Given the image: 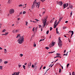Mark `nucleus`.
Instances as JSON below:
<instances>
[{
  "label": "nucleus",
  "instance_id": "49530a36",
  "mask_svg": "<svg viewBox=\"0 0 75 75\" xmlns=\"http://www.w3.org/2000/svg\"><path fill=\"white\" fill-rule=\"evenodd\" d=\"M36 65H37V63H35L34 64V65L35 67V66H36Z\"/></svg>",
  "mask_w": 75,
  "mask_h": 75
},
{
  "label": "nucleus",
  "instance_id": "2f4dec72",
  "mask_svg": "<svg viewBox=\"0 0 75 75\" xmlns=\"http://www.w3.org/2000/svg\"><path fill=\"white\" fill-rule=\"evenodd\" d=\"M18 67L19 68H20V67H21V65H20V64H18Z\"/></svg>",
  "mask_w": 75,
  "mask_h": 75
},
{
  "label": "nucleus",
  "instance_id": "37998d69",
  "mask_svg": "<svg viewBox=\"0 0 75 75\" xmlns=\"http://www.w3.org/2000/svg\"><path fill=\"white\" fill-rule=\"evenodd\" d=\"M6 31V30L5 29H4L2 31V32H3V33H4V32H5Z\"/></svg>",
  "mask_w": 75,
  "mask_h": 75
},
{
  "label": "nucleus",
  "instance_id": "f03ea898",
  "mask_svg": "<svg viewBox=\"0 0 75 75\" xmlns=\"http://www.w3.org/2000/svg\"><path fill=\"white\" fill-rule=\"evenodd\" d=\"M24 36H23L21 37L18 40V43L20 44H21L23 43L24 42Z\"/></svg>",
  "mask_w": 75,
  "mask_h": 75
},
{
  "label": "nucleus",
  "instance_id": "20e7f679",
  "mask_svg": "<svg viewBox=\"0 0 75 75\" xmlns=\"http://www.w3.org/2000/svg\"><path fill=\"white\" fill-rule=\"evenodd\" d=\"M14 13V10L13 9H11L9 10V13L11 14Z\"/></svg>",
  "mask_w": 75,
  "mask_h": 75
},
{
  "label": "nucleus",
  "instance_id": "09e8293b",
  "mask_svg": "<svg viewBox=\"0 0 75 75\" xmlns=\"http://www.w3.org/2000/svg\"><path fill=\"white\" fill-rule=\"evenodd\" d=\"M70 14L71 16H72V11H71Z\"/></svg>",
  "mask_w": 75,
  "mask_h": 75
},
{
  "label": "nucleus",
  "instance_id": "cd10ccee",
  "mask_svg": "<svg viewBox=\"0 0 75 75\" xmlns=\"http://www.w3.org/2000/svg\"><path fill=\"white\" fill-rule=\"evenodd\" d=\"M45 39H41L40 40L39 42H41V41H44V40Z\"/></svg>",
  "mask_w": 75,
  "mask_h": 75
},
{
  "label": "nucleus",
  "instance_id": "7ed1b4c3",
  "mask_svg": "<svg viewBox=\"0 0 75 75\" xmlns=\"http://www.w3.org/2000/svg\"><path fill=\"white\" fill-rule=\"evenodd\" d=\"M47 17H45L44 18V19H42V21H43V27L44 28L45 27V24H46V23L47 22Z\"/></svg>",
  "mask_w": 75,
  "mask_h": 75
},
{
  "label": "nucleus",
  "instance_id": "9b49d317",
  "mask_svg": "<svg viewBox=\"0 0 75 75\" xmlns=\"http://www.w3.org/2000/svg\"><path fill=\"white\" fill-rule=\"evenodd\" d=\"M31 62H29L28 64V68H30L31 67Z\"/></svg>",
  "mask_w": 75,
  "mask_h": 75
},
{
  "label": "nucleus",
  "instance_id": "8fccbe9b",
  "mask_svg": "<svg viewBox=\"0 0 75 75\" xmlns=\"http://www.w3.org/2000/svg\"><path fill=\"white\" fill-rule=\"evenodd\" d=\"M2 35H7V34H2Z\"/></svg>",
  "mask_w": 75,
  "mask_h": 75
},
{
  "label": "nucleus",
  "instance_id": "6e6552de",
  "mask_svg": "<svg viewBox=\"0 0 75 75\" xmlns=\"http://www.w3.org/2000/svg\"><path fill=\"white\" fill-rule=\"evenodd\" d=\"M58 42L59 43V44H61L62 43V41L61 40V38H59V40H58Z\"/></svg>",
  "mask_w": 75,
  "mask_h": 75
},
{
  "label": "nucleus",
  "instance_id": "774afa93",
  "mask_svg": "<svg viewBox=\"0 0 75 75\" xmlns=\"http://www.w3.org/2000/svg\"><path fill=\"white\" fill-rule=\"evenodd\" d=\"M17 20H20V18H18Z\"/></svg>",
  "mask_w": 75,
  "mask_h": 75
},
{
  "label": "nucleus",
  "instance_id": "1a4fd4ad",
  "mask_svg": "<svg viewBox=\"0 0 75 75\" xmlns=\"http://www.w3.org/2000/svg\"><path fill=\"white\" fill-rule=\"evenodd\" d=\"M58 44L59 45V47L60 48H62V43H58Z\"/></svg>",
  "mask_w": 75,
  "mask_h": 75
},
{
  "label": "nucleus",
  "instance_id": "79ce46f5",
  "mask_svg": "<svg viewBox=\"0 0 75 75\" xmlns=\"http://www.w3.org/2000/svg\"><path fill=\"white\" fill-rule=\"evenodd\" d=\"M2 25V24H1V23H0V28H1V27Z\"/></svg>",
  "mask_w": 75,
  "mask_h": 75
},
{
  "label": "nucleus",
  "instance_id": "423d86ee",
  "mask_svg": "<svg viewBox=\"0 0 75 75\" xmlns=\"http://www.w3.org/2000/svg\"><path fill=\"white\" fill-rule=\"evenodd\" d=\"M57 4H59L60 6H61L62 5V1H57Z\"/></svg>",
  "mask_w": 75,
  "mask_h": 75
},
{
  "label": "nucleus",
  "instance_id": "ddd939ff",
  "mask_svg": "<svg viewBox=\"0 0 75 75\" xmlns=\"http://www.w3.org/2000/svg\"><path fill=\"white\" fill-rule=\"evenodd\" d=\"M21 37V35H20V34H18L17 35V37H16V38H18V37Z\"/></svg>",
  "mask_w": 75,
  "mask_h": 75
},
{
  "label": "nucleus",
  "instance_id": "6ab92c4d",
  "mask_svg": "<svg viewBox=\"0 0 75 75\" xmlns=\"http://www.w3.org/2000/svg\"><path fill=\"white\" fill-rule=\"evenodd\" d=\"M4 64H7V63H8V62L7 61H5L4 62Z\"/></svg>",
  "mask_w": 75,
  "mask_h": 75
},
{
  "label": "nucleus",
  "instance_id": "13d9d810",
  "mask_svg": "<svg viewBox=\"0 0 75 75\" xmlns=\"http://www.w3.org/2000/svg\"><path fill=\"white\" fill-rule=\"evenodd\" d=\"M41 26L40 25H39V28H41Z\"/></svg>",
  "mask_w": 75,
  "mask_h": 75
},
{
  "label": "nucleus",
  "instance_id": "393cba45",
  "mask_svg": "<svg viewBox=\"0 0 75 75\" xmlns=\"http://www.w3.org/2000/svg\"><path fill=\"white\" fill-rule=\"evenodd\" d=\"M57 24L56 25H54V28H56V27H57Z\"/></svg>",
  "mask_w": 75,
  "mask_h": 75
},
{
  "label": "nucleus",
  "instance_id": "338daca9",
  "mask_svg": "<svg viewBox=\"0 0 75 75\" xmlns=\"http://www.w3.org/2000/svg\"><path fill=\"white\" fill-rule=\"evenodd\" d=\"M56 31H58V28H56Z\"/></svg>",
  "mask_w": 75,
  "mask_h": 75
},
{
  "label": "nucleus",
  "instance_id": "9d476101",
  "mask_svg": "<svg viewBox=\"0 0 75 75\" xmlns=\"http://www.w3.org/2000/svg\"><path fill=\"white\" fill-rule=\"evenodd\" d=\"M19 74H20V72H16L14 73V74H12L13 75H19Z\"/></svg>",
  "mask_w": 75,
  "mask_h": 75
},
{
  "label": "nucleus",
  "instance_id": "69168bd1",
  "mask_svg": "<svg viewBox=\"0 0 75 75\" xmlns=\"http://www.w3.org/2000/svg\"><path fill=\"white\" fill-rule=\"evenodd\" d=\"M41 31H42V28H41Z\"/></svg>",
  "mask_w": 75,
  "mask_h": 75
},
{
  "label": "nucleus",
  "instance_id": "c03bdc74",
  "mask_svg": "<svg viewBox=\"0 0 75 75\" xmlns=\"http://www.w3.org/2000/svg\"><path fill=\"white\" fill-rule=\"evenodd\" d=\"M50 31H51V30H52V27H50Z\"/></svg>",
  "mask_w": 75,
  "mask_h": 75
},
{
  "label": "nucleus",
  "instance_id": "0e129e2a",
  "mask_svg": "<svg viewBox=\"0 0 75 75\" xmlns=\"http://www.w3.org/2000/svg\"><path fill=\"white\" fill-rule=\"evenodd\" d=\"M68 21H66L65 22V23H67Z\"/></svg>",
  "mask_w": 75,
  "mask_h": 75
},
{
  "label": "nucleus",
  "instance_id": "7c9ffc66",
  "mask_svg": "<svg viewBox=\"0 0 75 75\" xmlns=\"http://www.w3.org/2000/svg\"><path fill=\"white\" fill-rule=\"evenodd\" d=\"M72 75H75V73H74V71L73 72Z\"/></svg>",
  "mask_w": 75,
  "mask_h": 75
},
{
  "label": "nucleus",
  "instance_id": "a19ab883",
  "mask_svg": "<svg viewBox=\"0 0 75 75\" xmlns=\"http://www.w3.org/2000/svg\"><path fill=\"white\" fill-rule=\"evenodd\" d=\"M59 22H60L58 21V23L56 24V25H58L59 24Z\"/></svg>",
  "mask_w": 75,
  "mask_h": 75
},
{
  "label": "nucleus",
  "instance_id": "3c124183",
  "mask_svg": "<svg viewBox=\"0 0 75 75\" xmlns=\"http://www.w3.org/2000/svg\"><path fill=\"white\" fill-rule=\"evenodd\" d=\"M40 1H42V2H44V1H45V0H40Z\"/></svg>",
  "mask_w": 75,
  "mask_h": 75
},
{
  "label": "nucleus",
  "instance_id": "5fc2aeb1",
  "mask_svg": "<svg viewBox=\"0 0 75 75\" xmlns=\"http://www.w3.org/2000/svg\"><path fill=\"white\" fill-rule=\"evenodd\" d=\"M10 0H8V3H10Z\"/></svg>",
  "mask_w": 75,
  "mask_h": 75
},
{
  "label": "nucleus",
  "instance_id": "f704fd0d",
  "mask_svg": "<svg viewBox=\"0 0 75 75\" xmlns=\"http://www.w3.org/2000/svg\"><path fill=\"white\" fill-rule=\"evenodd\" d=\"M25 25H27L28 24V22H27V21H25Z\"/></svg>",
  "mask_w": 75,
  "mask_h": 75
},
{
  "label": "nucleus",
  "instance_id": "b1692460",
  "mask_svg": "<svg viewBox=\"0 0 75 75\" xmlns=\"http://www.w3.org/2000/svg\"><path fill=\"white\" fill-rule=\"evenodd\" d=\"M0 69L1 70L2 69H3V66H0Z\"/></svg>",
  "mask_w": 75,
  "mask_h": 75
},
{
  "label": "nucleus",
  "instance_id": "412c9836",
  "mask_svg": "<svg viewBox=\"0 0 75 75\" xmlns=\"http://www.w3.org/2000/svg\"><path fill=\"white\" fill-rule=\"evenodd\" d=\"M58 57H59V58H62L61 56H56L54 58H58Z\"/></svg>",
  "mask_w": 75,
  "mask_h": 75
},
{
  "label": "nucleus",
  "instance_id": "6e6d98bb",
  "mask_svg": "<svg viewBox=\"0 0 75 75\" xmlns=\"http://www.w3.org/2000/svg\"><path fill=\"white\" fill-rule=\"evenodd\" d=\"M0 62H2V59H0Z\"/></svg>",
  "mask_w": 75,
  "mask_h": 75
},
{
  "label": "nucleus",
  "instance_id": "39448f33",
  "mask_svg": "<svg viewBox=\"0 0 75 75\" xmlns=\"http://www.w3.org/2000/svg\"><path fill=\"white\" fill-rule=\"evenodd\" d=\"M68 6V3H64V4L63 5V8L64 9L65 8H66V7H67Z\"/></svg>",
  "mask_w": 75,
  "mask_h": 75
},
{
  "label": "nucleus",
  "instance_id": "4be33fe9",
  "mask_svg": "<svg viewBox=\"0 0 75 75\" xmlns=\"http://www.w3.org/2000/svg\"><path fill=\"white\" fill-rule=\"evenodd\" d=\"M4 52L5 53H7V50L6 49H4Z\"/></svg>",
  "mask_w": 75,
  "mask_h": 75
},
{
  "label": "nucleus",
  "instance_id": "603ef678",
  "mask_svg": "<svg viewBox=\"0 0 75 75\" xmlns=\"http://www.w3.org/2000/svg\"><path fill=\"white\" fill-rule=\"evenodd\" d=\"M49 47H52V46H51V45H49Z\"/></svg>",
  "mask_w": 75,
  "mask_h": 75
},
{
  "label": "nucleus",
  "instance_id": "680f3d73",
  "mask_svg": "<svg viewBox=\"0 0 75 75\" xmlns=\"http://www.w3.org/2000/svg\"><path fill=\"white\" fill-rule=\"evenodd\" d=\"M66 52V50H64V53H65V52Z\"/></svg>",
  "mask_w": 75,
  "mask_h": 75
},
{
  "label": "nucleus",
  "instance_id": "c9c22d12",
  "mask_svg": "<svg viewBox=\"0 0 75 75\" xmlns=\"http://www.w3.org/2000/svg\"><path fill=\"white\" fill-rule=\"evenodd\" d=\"M55 52V51H54L53 52H49L48 53L49 54H52V53H53V52Z\"/></svg>",
  "mask_w": 75,
  "mask_h": 75
},
{
  "label": "nucleus",
  "instance_id": "bb28decb",
  "mask_svg": "<svg viewBox=\"0 0 75 75\" xmlns=\"http://www.w3.org/2000/svg\"><path fill=\"white\" fill-rule=\"evenodd\" d=\"M26 13V11H24L23 12V14H25Z\"/></svg>",
  "mask_w": 75,
  "mask_h": 75
},
{
  "label": "nucleus",
  "instance_id": "72a5a7b5",
  "mask_svg": "<svg viewBox=\"0 0 75 75\" xmlns=\"http://www.w3.org/2000/svg\"><path fill=\"white\" fill-rule=\"evenodd\" d=\"M20 55L21 56V57H23V54H20Z\"/></svg>",
  "mask_w": 75,
  "mask_h": 75
},
{
  "label": "nucleus",
  "instance_id": "2eb2a0df",
  "mask_svg": "<svg viewBox=\"0 0 75 75\" xmlns=\"http://www.w3.org/2000/svg\"><path fill=\"white\" fill-rule=\"evenodd\" d=\"M67 28V27L64 26L63 27V30H64V29H66Z\"/></svg>",
  "mask_w": 75,
  "mask_h": 75
},
{
  "label": "nucleus",
  "instance_id": "ea45409f",
  "mask_svg": "<svg viewBox=\"0 0 75 75\" xmlns=\"http://www.w3.org/2000/svg\"><path fill=\"white\" fill-rule=\"evenodd\" d=\"M45 48L47 50H48V49H49V48L48 47H45Z\"/></svg>",
  "mask_w": 75,
  "mask_h": 75
},
{
  "label": "nucleus",
  "instance_id": "052dcab7",
  "mask_svg": "<svg viewBox=\"0 0 75 75\" xmlns=\"http://www.w3.org/2000/svg\"><path fill=\"white\" fill-rule=\"evenodd\" d=\"M45 67H43V69H45Z\"/></svg>",
  "mask_w": 75,
  "mask_h": 75
},
{
  "label": "nucleus",
  "instance_id": "473e14b6",
  "mask_svg": "<svg viewBox=\"0 0 75 75\" xmlns=\"http://www.w3.org/2000/svg\"><path fill=\"white\" fill-rule=\"evenodd\" d=\"M35 31H37V27L35 28Z\"/></svg>",
  "mask_w": 75,
  "mask_h": 75
},
{
  "label": "nucleus",
  "instance_id": "de8ad7c7",
  "mask_svg": "<svg viewBox=\"0 0 75 75\" xmlns=\"http://www.w3.org/2000/svg\"><path fill=\"white\" fill-rule=\"evenodd\" d=\"M35 29V28L33 27V29H32V30H33V31H34V29Z\"/></svg>",
  "mask_w": 75,
  "mask_h": 75
},
{
  "label": "nucleus",
  "instance_id": "a878e982",
  "mask_svg": "<svg viewBox=\"0 0 75 75\" xmlns=\"http://www.w3.org/2000/svg\"><path fill=\"white\" fill-rule=\"evenodd\" d=\"M68 52H67V53L66 54H63V55H65V56L66 55V56H67V55H68Z\"/></svg>",
  "mask_w": 75,
  "mask_h": 75
},
{
  "label": "nucleus",
  "instance_id": "4c0bfd02",
  "mask_svg": "<svg viewBox=\"0 0 75 75\" xmlns=\"http://www.w3.org/2000/svg\"><path fill=\"white\" fill-rule=\"evenodd\" d=\"M25 6L24 7H23V8H25L26 7V5H27V4H25Z\"/></svg>",
  "mask_w": 75,
  "mask_h": 75
},
{
  "label": "nucleus",
  "instance_id": "c756f323",
  "mask_svg": "<svg viewBox=\"0 0 75 75\" xmlns=\"http://www.w3.org/2000/svg\"><path fill=\"white\" fill-rule=\"evenodd\" d=\"M48 33H49V30H48L46 32L47 34H48Z\"/></svg>",
  "mask_w": 75,
  "mask_h": 75
},
{
  "label": "nucleus",
  "instance_id": "f8f14e48",
  "mask_svg": "<svg viewBox=\"0 0 75 75\" xmlns=\"http://www.w3.org/2000/svg\"><path fill=\"white\" fill-rule=\"evenodd\" d=\"M69 7L70 8L72 9V8L73 7V6H72V5L70 4L69 5Z\"/></svg>",
  "mask_w": 75,
  "mask_h": 75
},
{
  "label": "nucleus",
  "instance_id": "c85d7f7f",
  "mask_svg": "<svg viewBox=\"0 0 75 75\" xmlns=\"http://www.w3.org/2000/svg\"><path fill=\"white\" fill-rule=\"evenodd\" d=\"M23 6V5L21 4H20L18 5V7H22Z\"/></svg>",
  "mask_w": 75,
  "mask_h": 75
},
{
  "label": "nucleus",
  "instance_id": "aec40b11",
  "mask_svg": "<svg viewBox=\"0 0 75 75\" xmlns=\"http://www.w3.org/2000/svg\"><path fill=\"white\" fill-rule=\"evenodd\" d=\"M18 32H19V30H16V33H18Z\"/></svg>",
  "mask_w": 75,
  "mask_h": 75
},
{
  "label": "nucleus",
  "instance_id": "4d7b16f0",
  "mask_svg": "<svg viewBox=\"0 0 75 75\" xmlns=\"http://www.w3.org/2000/svg\"><path fill=\"white\" fill-rule=\"evenodd\" d=\"M32 68H34V65H33H33H32Z\"/></svg>",
  "mask_w": 75,
  "mask_h": 75
},
{
  "label": "nucleus",
  "instance_id": "f3484780",
  "mask_svg": "<svg viewBox=\"0 0 75 75\" xmlns=\"http://www.w3.org/2000/svg\"><path fill=\"white\" fill-rule=\"evenodd\" d=\"M23 68L24 69H25V66L23 65Z\"/></svg>",
  "mask_w": 75,
  "mask_h": 75
},
{
  "label": "nucleus",
  "instance_id": "a18cd8bd",
  "mask_svg": "<svg viewBox=\"0 0 75 75\" xmlns=\"http://www.w3.org/2000/svg\"><path fill=\"white\" fill-rule=\"evenodd\" d=\"M69 65V64H68L67 65V68L68 67V66Z\"/></svg>",
  "mask_w": 75,
  "mask_h": 75
},
{
  "label": "nucleus",
  "instance_id": "e433bc0d",
  "mask_svg": "<svg viewBox=\"0 0 75 75\" xmlns=\"http://www.w3.org/2000/svg\"><path fill=\"white\" fill-rule=\"evenodd\" d=\"M61 68H60L59 69V73H61Z\"/></svg>",
  "mask_w": 75,
  "mask_h": 75
},
{
  "label": "nucleus",
  "instance_id": "5701e85b",
  "mask_svg": "<svg viewBox=\"0 0 75 75\" xmlns=\"http://www.w3.org/2000/svg\"><path fill=\"white\" fill-rule=\"evenodd\" d=\"M57 20H56L54 22V25H56V24H57Z\"/></svg>",
  "mask_w": 75,
  "mask_h": 75
},
{
  "label": "nucleus",
  "instance_id": "4468645a",
  "mask_svg": "<svg viewBox=\"0 0 75 75\" xmlns=\"http://www.w3.org/2000/svg\"><path fill=\"white\" fill-rule=\"evenodd\" d=\"M54 45H55V43H54V42H52V43L51 45V46L52 47H53V46H54Z\"/></svg>",
  "mask_w": 75,
  "mask_h": 75
},
{
  "label": "nucleus",
  "instance_id": "a211bd4d",
  "mask_svg": "<svg viewBox=\"0 0 75 75\" xmlns=\"http://www.w3.org/2000/svg\"><path fill=\"white\" fill-rule=\"evenodd\" d=\"M62 20V18H60L59 19V21L60 22V21H61Z\"/></svg>",
  "mask_w": 75,
  "mask_h": 75
},
{
  "label": "nucleus",
  "instance_id": "f257e3e1",
  "mask_svg": "<svg viewBox=\"0 0 75 75\" xmlns=\"http://www.w3.org/2000/svg\"><path fill=\"white\" fill-rule=\"evenodd\" d=\"M40 2H37V0H35V1H34L33 5H32L31 7V8L34 10V8H35V6H36V7L38 8L40 7Z\"/></svg>",
  "mask_w": 75,
  "mask_h": 75
},
{
  "label": "nucleus",
  "instance_id": "e2e57ef3",
  "mask_svg": "<svg viewBox=\"0 0 75 75\" xmlns=\"http://www.w3.org/2000/svg\"><path fill=\"white\" fill-rule=\"evenodd\" d=\"M22 13L23 12H20V14H22Z\"/></svg>",
  "mask_w": 75,
  "mask_h": 75
},
{
  "label": "nucleus",
  "instance_id": "0eeeda50",
  "mask_svg": "<svg viewBox=\"0 0 75 75\" xmlns=\"http://www.w3.org/2000/svg\"><path fill=\"white\" fill-rule=\"evenodd\" d=\"M70 32L71 33V37L70 38L71 39V38L72 37V35H73V34H74V31H71L70 30L69 33H70Z\"/></svg>",
  "mask_w": 75,
  "mask_h": 75
},
{
  "label": "nucleus",
  "instance_id": "58836bf2",
  "mask_svg": "<svg viewBox=\"0 0 75 75\" xmlns=\"http://www.w3.org/2000/svg\"><path fill=\"white\" fill-rule=\"evenodd\" d=\"M33 47H36V44H34L33 45Z\"/></svg>",
  "mask_w": 75,
  "mask_h": 75
},
{
  "label": "nucleus",
  "instance_id": "dca6fc26",
  "mask_svg": "<svg viewBox=\"0 0 75 75\" xmlns=\"http://www.w3.org/2000/svg\"><path fill=\"white\" fill-rule=\"evenodd\" d=\"M56 54L57 55V56H60V55H61V54L59 53H57Z\"/></svg>",
  "mask_w": 75,
  "mask_h": 75
},
{
  "label": "nucleus",
  "instance_id": "864d4df0",
  "mask_svg": "<svg viewBox=\"0 0 75 75\" xmlns=\"http://www.w3.org/2000/svg\"><path fill=\"white\" fill-rule=\"evenodd\" d=\"M35 20H36V21H39V20H38V19H35Z\"/></svg>",
  "mask_w": 75,
  "mask_h": 75
},
{
  "label": "nucleus",
  "instance_id": "bf43d9fd",
  "mask_svg": "<svg viewBox=\"0 0 75 75\" xmlns=\"http://www.w3.org/2000/svg\"><path fill=\"white\" fill-rule=\"evenodd\" d=\"M45 11H44L43 12V13H42V14H45Z\"/></svg>",
  "mask_w": 75,
  "mask_h": 75
}]
</instances>
